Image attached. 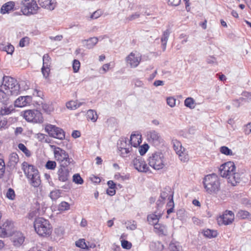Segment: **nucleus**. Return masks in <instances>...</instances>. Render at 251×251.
<instances>
[{
  "label": "nucleus",
  "instance_id": "obj_40",
  "mask_svg": "<svg viewBox=\"0 0 251 251\" xmlns=\"http://www.w3.org/2000/svg\"><path fill=\"white\" fill-rule=\"evenodd\" d=\"M18 148L25 154V155L26 156L29 157L31 155V152L27 149V148L23 144L20 143L18 145Z\"/></svg>",
  "mask_w": 251,
  "mask_h": 251
},
{
  "label": "nucleus",
  "instance_id": "obj_12",
  "mask_svg": "<svg viewBox=\"0 0 251 251\" xmlns=\"http://www.w3.org/2000/svg\"><path fill=\"white\" fill-rule=\"evenodd\" d=\"M70 165H60L57 172V179L62 182H67L70 177L72 169Z\"/></svg>",
  "mask_w": 251,
  "mask_h": 251
},
{
  "label": "nucleus",
  "instance_id": "obj_2",
  "mask_svg": "<svg viewBox=\"0 0 251 251\" xmlns=\"http://www.w3.org/2000/svg\"><path fill=\"white\" fill-rule=\"evenodd\" d=\"M203 184L205 191L210 195L217 194L220 190V182L215 174L206 175L203 178Z\"/></svg>",
  "mask_w": 251,
  "mask_h": 251
},
{
  "label": "nucleus",
  "instance_id": "obj_9",
  "mask_svg": "<svg viewBox=\"0 0 251 251\" xmlns=\"http://www.w3.org/2000/svg\"><path fill=\"white\" fill-rule=\"evenodd\" d=\"M24 118L28 122L41 123L43 122L42 113L38 110L32 109L25 110L22 113Z\"/></svg>",
  "mask_w": 251,
  "mask_h": 251
},
{
  "label": "nucleus",
  "instance_id": "obj_50",
  "mask_svg": "<svg viewBox=\"0 0 251 251\" xmlns=\"http://www.w3.org/2000/svg\"><path fill=\"white\" fill-rule=\"evenodd\" d=\"M149 149V146L148 144H144L139 147V152L141 155H144Z\"/></svg>",
  "mask_w": 251,
  "mask_h": 251
},
{
  "label": "nucleus",
  "instance_id": "obj_64",
  "mask_svg": "<svg viewBox=\"0 0 251 251\" xmlns=\"http://www.w3.org/2000/svg\"><path fill=\"white\" fill-rule=\"evenodd\" d=\"M169 200V201L167 203V206L168 207V208H174V201H173V197H171V198H170Z\"/></svg>",
  "mask_w": 251,
  "mask_h": 251
},
{
  "label": "nucleus",
  "instance_id": "obj_22",
  "mask_svg": "<svg viewBox=\"0 0 251 251\" xmlns=\"http://www.w3.org/2000/svg\"><path fill=\"white\" fill-rule=\"evenodd\" d=\"M128 142L132 147L137 148L141 142V135L132 134L130 136V140H128Z\"/></svg>",
  "mask_w": 251,
  "mask_h": 251
},
{
  "label": "nucleus",
  "instance_id": "obj_20",
  "mask_svg": "<svg viewBox=\"0 0 251 251\" xmlns=\"http://www.w3.org/2000/svg\"><path fill=\"white\" fill-rule=\"evenodd\" d=\"M38 3L41 7L50 10H53L56 6V3L50 0H38Z\"/></svg>",
  "mask_w": 251,
  "mask_h": 251
},
{
  "label": "nucleus",
  "instance_id": "obj_53",
  "mask_svg": "<svg viewBox=\"0 0 251 251\" xmlns=\"http://www.w3.org/2000/svg\"><path fill=\"white\" fill-rule=\"evenodd\" d=\"M80 68V62L78 60L75 59L73 61V68L74 72L76 73L78 71Z\"/></svg>",
  "mask_w": 251,
  "mask_h": 251
},
{
  "label": "nucleus",
  "instance_id": "obj_57",
  "mask_svg": "<svg viewBox=\"0 0 251 251\" xmlns=\"http://www.w3.org/2000/svg\"><path fill=\"white\" fill-rule=\"evenodd\" d=\"M102 14V12L100 10H98L94 12L91 16V19H97L100 17Z\"/></svg>",
  "mask_w": 251,
  "mask_h": 251
},
{
  "label": "nucleus",
  "instance_id": "obj_1",
  "mask_svg": "<svg viewBox=\"0 0 251 251\" xmlns=\"http://www.w3.org/2000/svg\"><path fill=\"white\" fill-rule=\"evenodd\" d=\"M221 176L227 179L228 183L235 186L241 180V175L236 172V167L233 162H227L220 166Z\"/></svg>",
  "mask_w": 251,
  "mask_h": 251
},
{
  "label": "nucleus",
  "instance_id": "obj_41",
  "mask_svg": "<svg viewBox=\"0 0 251 251\" xmlns=\"http://www.w3.org/2000/svg\"><path fill=\"white\" fill-rule=\"evenodd\" d=\"M169 249L171 251H181L182 249L177 243L173 242L169 244Z\"/></svg>",
  "mask_w": 251,
  "mask_h": 251
},
{
  "label": "nucleus",
  "instance_id": "obj_4",
  "mask_svg": "<svg viewBox=\"0 0 251 251\" xmlns=\"http://www.w3.org/2000/svg\"><path fill=\"white\" fill-rule=\"evenodd\" d=\"M34 227L36 233L40 236L48 237L52 232V227L49 221L43 218L36 219Z\"/></svg>",
  "mask_w": 251,
  "mask_h": 251
},
{
  "label": "nucleus",
  "instance_id": "obj_62",
  "mask_svg": "<svg viewBox=\"0 0 251 251\" xmlns=\"http://www.w3.org/2000/svg\"><path fill=\"white\" fill-rule=\"evenodd\" d=\"M33 95L36 96V97H40L41 98H42V96H43V93L42 91L37 90L36 89L34 90V92L33 93Z\"/></svg>",
  "mask_w": 251,
  "mask_h": 251
},
{
  "label": "nucleus",
  "instance_id": "obj_36",
  "mask_svg": "<svg viewBox=\"0 0 251 251\" xmlns=\"http://www.w3.org/2000/svg\"><path fill=\"white\" fill-rule=\"evenodd\" d=\"M61 192L59 190H55L50 192V197L52 201H56L60 197Z\"/></svg>",
  "mask_w": 251,
  "mask_h": 251
},
{
  "label": "nucleus",
  "instance_id": "obj_28",
  "mask_svg": "<svg viewBox=\"0 0 251 251\" xmlns=\"http://www.w3.org/2000/svg\"><path fill=\"white\" fill-rule=\"evenodd\" d=\"M82 104V102L77 103L76 101L71 100L66 103V106L68 109L75 110L80 107Z\"/></svg>",
  "mask_w": 251,
  "mask_h": 251
},
{
  "label": "nucleus",
  "instance_id": "obj_32",
  "mask_svg": "<svg viewBox=\"0 0 251 251\" xmlns=\"http://www.w3.org/2000/svg\"><path fill=\"white\" fill-rule=\"evenodd\" d=\"M203 235L209 238H214L217 236V232L216 230L207 229L203 231Z\"/></svg>",
  "mask_w": 251,
  "mask_h": 251
},
{
  "label": "nucleus",
  "instance_id": "obj_16",
  "mask_svg": "<svg viewBox=\"0 0 251 251\" xmlns=\"http://www.w3.org/2000/svg\"><path fill=\"white\" fill-rule=\"evenodd\" d=\"M141 61V56L139 54H135L131 52L126 58V61L127 66L130 68H136Z\"/></svg>",
  "mask_w": 251,
  "mask_h": 251
},
{
  "label": "nucleus",
  "instance_id": "obj_14",
  "mask_svg": "<svg viewBox=\"0 0 251 251\" xmlns=\"http://www.w3.org/2000/svg\"><path fill=\"white\" fill-rule=\"evenodd\" d=\"M132 163L134 168L139 172L146 173L149 170V167L140 156L135 158Z\"/></svg>",
  "mask_w": 251,
  "mask_h": 251
},
{
  "label": "nucleus",
  "instance_id": "obj_34",
  "mask_svg": "<svg viewBox=\"0 0 251 251\" xmlns=\"http://www.w3.org/2000/svg\"><path fill=\"white\" fill-rule=\"evenodd\" d=\"M169 36V32L168 30L165 31L163 33L162 37L161 38L162 45L163 46V49L164 50L166 49L167 42Z\"/></svg>",
  "mask_w": 251,
  "mask_h": 251
},
{
  "label": "nucleus",
  "instance_id": "obj_3",
  "mask_svg": "<svg viewBox=\"0 0 251 251\" xmlns=\"http://www.w3.org/2000/svg\"><path fill=\"white\" fill-rule=\"evenodd\" d=\"M22 169L26 176L30 179V184L34 187L39 186L41 180L38 170L32 165H29L26 162L22 163Z\"/></svg>",
  "mask_w": 251,
  "mask_h": 251
},
{
  "label": "nucleus",
  "instance_id": "obj_8",
  "mask_svg": "<svg viewBox=\"0 0 251 251\" xmlns=\"http://www.w3.org/2000/svg\"><path fill=\"white\" fill-rule=\"evenodd\" d=\"M117 147L119 151L120 155L122 157H129L134 154L131 146L128 142L127 138L122 137L117 143Z\"/></svg>",
  "mask_w": 251,
  "mask_h": 251
},
{
  "label": "nucleus",
  "instance_id": "obj_19",
  "mask_svg": "<svg viewBox=\"0 0 251 251\" xmlns=\"http://www.w3.org/2000/svg\"><path fill=\"white\" fill-rule=\"evenodd\" d=\"M25 237L21 232H16L12 238V242L14 246L19 247L21 246L25 241Z\"/></svg>",
  "mask_w": 251,
  "mask_h": 251
},
{
  "label": "nucleus",
  "instance_id": "obj_48",
  "mask_svg": "<svg viewBox=\"0 0 251 251\" xmlns=\"http://www.w3.org/2000/svg\"><path fill=\"white\" fill-rule=\"evenodd\" d=\"M6 197L11 200H13L15 198V194L14 190L12 188H9L6 193Z\"/></svg>",
  "mask_w": 251,
  "mask_h": 251
},
{
  "label": "nucleus",
  "instance_id": "obj_58",
  "mask_svg": "<svg viewBox=\"0 0 251 251\" xmlns=\"http://www.w3.org/2000/svg\"><path fill=\"white\" fill-rule=\"evenodd\" d=\"M181 0H168V3L169 5L177 6L180 4Z\"/></svg>",
  "mask_w": 251,
  "mask_h": 251
},
{
  "label": "nucleus",
  "instance_id": "obj_25",
  "mask_svg": "<svg viewBox=\"0 0 251 251\" xmlns=\"http://www.w3.org/2000/svg\"><path fill=\"white\" fill-rule=\"evenodd\" d=\"M98 38L97 37H91L87 40H84L82 41V42L84 44V42H85V45L87 48L90 49H92L98 43Z\"/></svg>",
  "mask_w": 251,
  "mask_h": 251
},
{
  "label": "nucleus",
  "instance_id": "obj_59",
  "mask_svg": "<svg viewBox=\"0 0 251 251\" xmlns=\"http://www.w3.org/2000/svg\"><path fill=\"white\" fill-rule=\"evenodd\" d=\"M28 43V37H24L21 39L19 45L21 47H24L25 46L26 44Z\"/></svg>",
  "mask_w": 251,
  "mask_h": 251
},
{
  "label": "nucleus",
  "instance_id": "obj_61",
  "mask_svg": "<svg viewBox=\"0 0 251 251\" xmlns=\"http://www.w3.org/2000/svg\"><path fill=\"white\" fill-rule=\"evenodd\" d=\"M244 132L246 134H249L251 132V123L247 124L244 128Z\"/></svg>",
  "mask_w": 251,
  "mask_h": 251
},
{
  "label": "nucleus",
  "instance_id": "obj_26",
  "mask_svg": "<svg viewBox=\"0 0 251 251\" xmlns=\"http://www.w3.org/2000/svg\"><path fill=\"white\" fill-rule=\"evenodd\" d=\"M150 248L154 251H162L164 249V246L160 242L155 241L151 243Z\"/></svg>",
  "mask_w": 251,
  "mask_h": 251
},
{
  "label": "nucleus",
  "instance_id": "obj_21",
  "mask_svg": "<svg viewBox=\"0 0 251 251\" xmlns=\"http://www.w3.org/2000/svg\"><path fill=\"white\" fill-rule=\"evenodd\" d=\"M154 231L160 236L166 235L168 232L167 226L158 223L154 225Z\"/></svg>",
  "mask_w": 251,
  "mask_h": 251
},
{
  "label": "nucleus",
  "instance_id": "obj_27",
  "mask_svg": "<svg viewBox=\"0 0 251 251\" xmlns=\"http://www.w3.org/2000/svg\"><path fill=\"white\" fill-rule=\"evenodd\" d=\"M86 116L87 119L91 120L93 122H96L98 118L96 111L92 109H89L87 111Z\"/></svg>",
  "mask_w": 251,
  "mask_h": 251
},
{
  "label": "nucleus",
  "instance_id": "obj_49",
  "mask_svg": "<svg viewBox=\"0 0 251 251\" xmlns=\"http://www.w3.org/2000/svg\"><path fill=\"white\" fill-rule=\"evenodd\" d=\"M46 167L49 170H54L56 166V163L54 161L49 160L47 162Z\"/></svg>",
  "mask_w": 251,
  "mask_h": 251
},
{
  "label": "nucleus",
  "instance_id": "obj_47",
  "mask_svg": "<svg viewBox=\"0 0 251 251\" xmlns=\"http://www.w3.org/2000/svg\"><path fill=\"white\" fill-rule=\"evenodd\" d=\"M50 58L48 54H44L43 57V66H45L46 67L50 66Z\"/></svg>",
  "mask_w": 251,
  "mask_h": 251
},
{
  "label": "nucleus",
  "instance_id": "obj_35",
  "mask_svg": "<svg viewBox=\"0 0 251 251\" xmlns=\"http://www.w3.org/2000/svg\"><path fill=\"white\" fill-rule=\"evenodd\" d=\"M9 96L6 92L0 89V101L4 103L9 100Z\"/></svg>",
  "mask_w": 251,
  "mask_h": 251
},
{
  "label": "nucleus",
  "instance_id": "obj_46",
  "mask_svg": "<svg viewBox=\"0 0 251 251\" xmlns=\"http://www.w3.org/2000/svg\"><path fill=\"white\" fill-rule=\"evenodd\" d=\"M73 180L74 182L77 184H82L83 180L78 174H75L73 176Z\"/></svg>",
  "mask_w": 251,
  "mask_h": 251
},
{
  "label": "nucleus",
  "instance_id": "obj_15",
  "mask_svg": "<svg viewBox=\"0 0 251 251\" xmlns=\"http://www.w3.org/2000/svg\"><path fill=\"white\" fill-rule=\"evenodd\" d=\"M13 224L8 220L0 226V237L4 238L10 235L13 228Z\"/></svg>",
  "mask_w": 251,
  "mask_h": 251
},
{
  "label": "nucleus",
  "instance_id": "obj_24",
  "mask_svg": "<svg viewBox=\"0 0 251 251\" xmlns=\"http://www.w3.org/2000/svg\"><path fill=\"white\" fill-rule=\"evenodd\" d=\"M15 6V3L13 1H9L3 4L0 9V12L4 14L9 13L10 11L13 10Z\"/></svg>",
  "mask_w": 251,
  "mask_h": 251
},
{
  "label": "nucleus",
  "instance_id": "obj_13",
  "mask_svg": "<svg viewBox=\"0 0 251 251\" xmlns=\"http://www.w3.org/2000/svg\"><path fill=\"white\" fill-rule=\"evenodd\" d=\"M147 139L150 144L154 147H158L163 141L159 132L154 130L147 132Z\"/></svg>",
  "mask_w": 251,
  "mask_h": 251
},
{
  "label": "nucleus",
  "instance_id": "obj_42",
  "mask_svg": "<svg viewBox=\"0 0 251 251\" xmlns=\"http://www.w3.org/2000/svg\"><path fill=\"white\" fill-rule=\"evenodd\" d=\"M220 152L226 155H233L232 151L226 146H222L220 149Z\"/></svg>",
  "mask_w": 251,
  "mask_h": 251
},
{
  "label": "nucleus",
  "instance_id": "obj_60",
  "mask_svg": "<svg viewBox=\"0 0 251 251\" xmlns=\"http://www.w3.org/2000/svg\"><path fill=\"white\" fill-rule=\"evenodd\" d=\"M54 232L57 236L61 237L64 234V230L61 227H59L55 229Z\"/></svg>",
  "mask_w": 251,
  "mask_h": 251
},
{
  "label": "nucleus",
  "instance_id": "obj_38",
  "mask_svg": "<svg viewBox=\"0 0 251 251\" xmlns=\"http://www.w3.org/2000/svg\"><path fill=\"white\" fill-rule=\"evenodd\" d=\"M184 104L191 109L194 108L195 107L194 99L190 97L186 98L184 101Z\"/></svg>",
  "mask_w": 251,
  "mask_h": 251
},
{
  "label": "nucleus",
  "instance_id": "obj_63",
  "mask_svg": "<svg viewBox=\"0 0 251 251\" xmlns=\"http://www.w3.org/2000/svg\"><path fill=\"white\" fill-rule=\"evenodd\" d=\"M139 16H140L139 14H138V13H135L130 15V16H129L127 18V19L128 20V21H132V20H133L135 19L139 18Z\"/></svg>",
  "mask_w": 251,
  "mask_h": 251
},
{
  "label": "nucleus",
  "instance_id": "obj_29",
  "mask_svg": "<svg viewBox=\"0 0 251 251\" xmlns=\"http://www.w3.org/2000/svg\"><path fill=\"white\" fill-rule=\"evenodd\" d=\"M0 50L6 51L8 54H11L14 50V47L10 44H8L6 46L1 44L0 45Z\"/></svg>",
  "mask_w": 251,
  "mask_h": 251
},
{
  "label": "nucleus",
  "instance_id": "obj_30",
  "mask_svg": "<svg viewBox=\"0 0 251 251\" xmlns=\"http://www.w3.org/2000/svg\"><path fill=\"white\" fill-rule=\"evenodd\" d=\"M176 153L178 154L179 158L181 161L185 162L189 160V156L185 151L184 149H183V150L180 151L179 152Z\"/></svg>",
  "mask_w": 251,
  "mask_h": 251
},
{
  "label": "nucleus",
  "instance_id": "obj_7",
  "mask_svg": "<svg viewBox=\"0 0 251 251\" xmlns=\"http://www.w3.org/2000/svg\"><path fill=\"white\" fill-rule=\"evenodd\" d=\"M50 148L53 150L55 159L59 162L60 165H71L74 161L69 158L68 153L64 150L54 145H50Z\"/></svg>",
  "mask_w": 251,
  "mask_h": 251
},
{
  "label": "nucleus",
  "instance_id": "obj_23",
  "mask_svg": "<svg viewBox=\"0 0 251 251\" xmlns=\"http://www.w3.org/2000/svg\"><path fill=\"white\" fill-rule=\"evenodd\" d=\"M19 161L18 155L16 153H11L9 158L7 166L11 168H14Z\"/></svg>",
  "mask_w": 251,
  "mask_h": 251
},
{
  "label": "nucleus",
  "instance_id": "obj_33",
  "mask_svg": "<svg viewBox=\"0 0 251 251\" xmlns=\"http://www.w3.org/2000/svg\"><path fill=\"white\" fill-rule=\"evenodd\" d=\"M41 105L43 110L48 114H50L53 111V108L49 104L43 103L41 101Z\"/></svg>",
  "mask_w": 251,
  "mask_h": 251
},
{
  "label": "nucleus",
  "instance_id": "obj_11",
  "mask_svg": "<svg viewBox=\"0 0 251 251\" xmlns=\"http://www.w3.org/2000/svg\"><path fill=\"white\" fill-rule=\"evenodd\" d=\"M45 129L50 137L59 140H63L65 139V133L62 128L51 124H48L46 125Z\"/></svg>",
  "mask_w": 251,
  "mask_h": 251
},
{
  "label": "nucleus",
  "instance_id": "obj_52",
  "mask_svg": "<svg viewBox=\"0 0 251 251\" xmlns=\"http://www.w3.org/2000/svg\"><path fill=\"white\" fill-rule=\"evenodd\" d=\"M11 113V110L4 106L0 108V114L1 115H8Z\"/></svg>",
  "mask_w": 251,
  "mask_h": 251
},
{
  "label": "nucleus",
  "instance_id": "obj_43",
  "mask_svg": "<svg viewBox=\"0 0 251 251\" xmlns=\"http://www.w3.org/2000/svg\"><path fill=\"white\" fill-rule=\"evenodd\" d=\"M173 197V195L171 194L170 191H162L160 194V198L163 201H165L166 199L169 200L170 198Z\"/></svg>",
  "mask_w": 251,
  "mask_h": 251
},
{
  "label": "nucleus",
  "instance_id": "obj_17",
  "mask_svg": "<svg viewBox=\"0 0 251 251\" xmlns=\"http://www.w3.org/2000/svg\"><path fill=\"white\" fill-rule=\"evenodd\" d=\"M234 219V214L232 211L229 210H226L224 212L223 214L218 219V222L225 225H228L231 224Z\"/></svg>",
  "mask_w": 251,
  "mask_h": 251
},
{
  "label": "nucleus",
  "instance_id": "obj_54",
  "mask_svg": "<svg viewBox=\"0 0 251 251\" xmlns=\"http://www.w3.org/2000/svg\"><path fill=\"white\" fill-rule=\"evenodd\" d=\"M50 66H48L46 67L45 66H43L42 68V73L43 75V76L45 78H47V77L49 76V72H50Z\"/></svg>",
  "mask_w": 251,
  "mask_h": 251
},
{
  "label": "nucleus",
  "instance_id": "obj_37",
  "mask_svg": "<svg viewBox=\"0 0 251 251\" xmlns=\"http://www.w3.org/2000/svg\"><path fill=\"white\" fill-rule=\"evenodd\" d=\"M147 220L151 224L154 225L155 224H158V218L155 214H151L149 215L147 217Z\"/></svg>",
  "mask_w": 251,
  "mask_h": 251
},
{
  "label": "nucleus",
  "instance_id": "obj_39",
  "mask_svg": "<svg viewBox=\"0 0 251 251\" xmlns=\"http://www.w3.org/2000/svg\"><path fill=\"white\" fill-rule=\"evenodd\" d=\"M250 215V213L245 210H239L236 214V216L242 219H244L248 217Z\"/></svg>",
  "mask_w": 251,
  "mask_h": 251
},
{
  "label": "nucleus",
  "instance_id": "obj_55",
  "mask_svg": "<svg viewBox=\"0 0 251 251\" xmlns=\"http://www.w3.org/2000/svg\"><path fill=\"white\" fill-rule=\"evenodd\" d=\"M176 101V100L173 97H170L167 99V104L171 107H173L175 106Z\"/></svg>",
  "mask_w": 251,
  "mask_h": 251
},
{
  "label": "nucleus",
  "instance_id": "obj_5",
  "mask_svg": "<svg viewBox=\"0 0 251 251\" xmlns=\"http://www.w3.org/2000/svg\"><path fill=\"white\" fill-rule=\"evenodd\" d=\"M15 78L5 76L3 77L2 86L9 96H16L20 94V85Z\"/></svg>",
  "mask_w": 251,
  "mask_h": 251
},
{
  "label": "nucleus",
  "instance_id": "obj_56",
  "mask_svg": "<svg viewBox=\"0 0 251 251\" xmlns=\"http://www.w3.org/2000/svg\"><path fill=\"white\" fill-rule=\"evenodd\" d=\"M121 245L124 249H130L132 246L131 244L126 240H123Z\"/></svg>",
  "mask_w": 251,
  "mask_h": 251
},
{
  "label": "nucleus",
  "instance_id": "obj_51",
  "mask_svg": "<svg viewBox=\"0 0 251 251\" xmlns=\"http://www.w3.org/2000/svg\"><path fill=\"white\" fill-rule=\"evenodd\" d=\"M75 245L81 249H85L86 247V243L84 239H79L75 242Z\"/></svg>",
  "mask_w": 251,
  "mask_h": 251
},
{
  "label": "nucleus",
  "instance_id": "obj_6",
  "mask_svg": "<svg viewBox=\"0 0 251 251\" xmlns=\"http://www.w3.org/2000/svg\"><path fill=\"white\" fill-rule=\"evenodd\" d=\"M149 165L156 170L163 169L166 165V159L161 152H155L148 159Z\"/></svg>",
  "mask_w": 251,
  "mask_h": 251
},
{
  "label": "nucleus",
  "instance_id": "obj_10",
  "mask_svg": "<svg viewBox=\"0 0 251 251\" xmlns=\"http://www.w3.org/2000/svg\"><path fill=\"white\" fill-rule=\"evenodd\" d=\"M22 4L23 6L21 11L23 14L25 15L35 14L39 8L36 2L34 0H23L22 1Z\"/></svg>",
  "mask_w": 251,
  "mask_h": 251
},
{
  "label": "nucleus",
  "instance_id": "obj_31",
  "mask_svg": "<svg viewBox=\"0 0 251 251\" xmlns=\"http://www.w3.org/2000/svg\"><path fill=\"white\" fill-rule=\"evenodd\" d=\"M172 144L174 150L176 153L179 152L180 151H182L183 148H182L181 143L177 140L173 139L172 140Z\"/></svg>",
  "mask_w": 251,
  "mask_h": 251
},
{
  "label": "nucleus",
  "instance_id": "obj_44",
  "mask_svg": "<svg viewBox=\"0 0 251 251\" xmlns=\"http://www.w3.org/2000/svg\"><path fill=\"white\" fill-rule=\"evenodd\" d=\"M5 165L4 160L0 159V178H2L5 173Z\"/></svg>",
  "mask_w": 251,
  "mask_h": 251
},
{
  "label": "nucleus",
  "instance_id": "obj_18",
  "mask_svg": "<svg viewBox=\"0 0 251 251\" xmlns=\"http://www.w3.org/2000/svg\"><path fill=\"white\" fill-rule=\"evenodd\" d=\"M31 96H21L15 101V106L19 107H24L31 103Z\"/></svg>",
  "mask_w": 251,
  "mask_h": 251
},
{
  "label": "nucleus",
  "instance_id": "obj_45",
  "mask_svg": "<svg viewBox=\"0 0 251 251\" xmlns=\"http://www.w3.org/2000/svg\"><path fill=\"white\" fill-rule=\"evenodd\" d=\"M69 209L70 204L66 201L61 202L58 206V210L60 211L68 210Z\"/></svg>",
  "mask_w": 251,
  "mask_h": 251
}]
</instances>
